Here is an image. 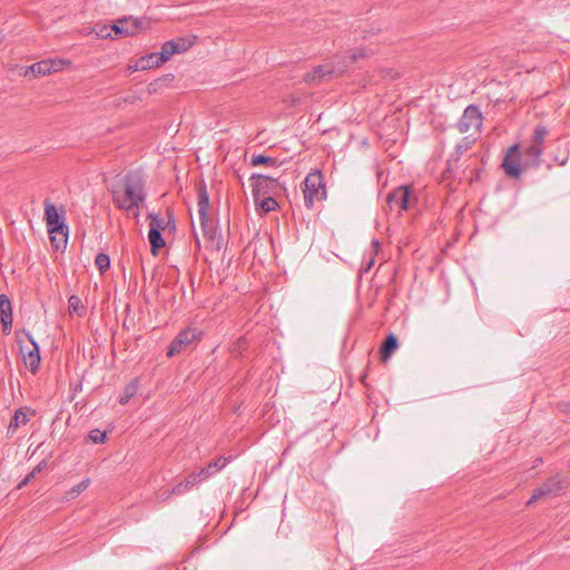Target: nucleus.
I'll return each mask as SVG.
<instances>
[{
  "label": "nucleus",
  "mask_w": 570,
  "mask_h": 570,
  "mask_svg": "<svg viewBox=\"0 0 570 570\" xmlns=\"http://www.w3.org/2000/svg\"><path fill=\"white\" fill-rule=\"evenodd\" d=\"M197 191L198 215L204 236L213 243V246L215 247L216 250H220L224 246V238L222 234L217 230V227L208 219L207 210L209 207V195L207 193L206 185H199L197 187Z\"/></svg>",
  "instance_id": "obj_2"
},
{
  "label": "nucleus",
  "mask_w": 570,
  "mask_h": 570,
  "mask_svg": "<svg viewBox=\"0 0 570 570\" xmlns=\"http://www.w3.org/2000/svg\"><path fill=\"white\" fill-rule=\"evenodd\" d=\"M45 462H41L40 464H38L27 476L23 481H21V483L18 485L19 489L23 488L31 479H33L36 476L37 473H39L43 466H45Z\"/></svg>",
  "instance_id": "obj_32"
},
{
  "label": "nucleus",
  "mask_w": 570,
  "mask_h": 570,
  "mask_svg": "<svg viewBox=\"0 0 570 570\" xmlns=\"http://www.w3.org/2000/svg\"><path fill=\"white\" fill-rule=\"evenodd\" d=\"M275 195H268L265 197H261L257 205L262 208L263 212L269 213L275 210L278 207V203L276 202Z\"/></svg>",
  "instance_id": "obj_23"
},
{
  "label": "nucleus",
  "mask_w": 570,
  "mask_h": 570,
  "mask_svg": "<svg viewBox=\"0 0 570 570\" xmlns=\"http://www.w3.org/2000/svg\"><path fill=\"white\" fill-rule=\"evenodd\" d=\"M544 495H547V494L543 491H541V487H539L538 489H535L533 491V494H532L531 499L527 502V505H531L532 503L540 500Z\"/></svg>",
  "instance_id": "obj_35"
},
{
  "label": "nucleus",
  "mask_w": 570,
  "mask_h": 570,
  "mask_svg": "<svg viewBox=\"0 0 570 570\" xmlns=\"http://www.w3.org/2000/svg\"><path fill=\"white\" fill-rule=\"evenodd\" d=\"M161 50L159 52H153L146 56H142L139 58L136 62V69L137 70H146L155 67H159L160 65L165 63L167 60H160L161 57Z\"/></svg>",
  "instance_id": "obj_16"
},
{
  "label": "nucleus",
  "mask_w": 570,
  "mask_h": 570,
  "mask_svg": "<svg viewBox=\"0 0 570 570\" xmlns=\"http://www.w3.org/2000/svg\"><path fill=\"white\" fill-rule=\"evenodd\" d=\"M89 438L94 443H104L106 441V433L100 430H92Z\"/></svg>",
  "instance_id": "obj_34"
},
{
  "label": "nucleus",
  "mask_w": 570,
  "mask_h": 570,
  "mask_svg": "<svg viewBox=\"0 0 570 570\" xmlns=\"http://www.w3.org/2000/svg\"><path fill=\"white\" fill-rule=\"evenodd\" d=\"M370 53L367 52L366 49H358L357 51L353 52V53H350L346 58L348 59V62L350 63H354L355 61H357L360 58H365L367 57Z\"/></svg>",
  "instance_id": "obj_33"
},
{
  "label": "nucleus",
  "mask_w": 570,
  "mask_h": 570,
  "mask_svg": "<svg viewBox=\"0 0 570 570\" xmlns=\"http://www.w3.org/2000/svg\"><path fill=\"white\" fill-rule=\"evenodd\" d=\"M196 42L195 36L178 37L176 39L168 40L161 46V59L169 60L176 53L186 52Z\"/></svg>",
  "instance_id": "obj_8"
},
{
  "label": "nucleus",
  "mask_w": 570,
  "mask_h": 570,
  "mask_svg": "<svg viewBox=\"0 0 570 570\" xmlns=\"http://www.w3.org/2000/svg\"><path fill=\"white\" fill-rule=\"evenodd\" d=\"M90 485V479H85L82 480L81 482H79L78 484L71 487L69 490H67L61 500L65 501V502H68V501H71V500H75L77 497H79L83 491H86L88 489V487Z\"/></svg>",
  "instance_id": "obj_18"
},
{
  "label": "nucleus",
  "mask_w": 570,
  "mask_h": 570,
  "mask_svg": "<svg viewBox=\"0 0 570 570\" xmlns=\"http://www.w3.org/2000/svg\"><path fill=\"white\" fill-rule=\"evenodd\" d=\"M62 218H63V216L58 213L57 207L49 200H46V203H45L46 224L51 225V223L60 220Z\"/></svg>",
  "instance_id": "obj_21"
},
{
  "label": "nucleus",
  "mask_w": 570,
  "mask_h": 570,
  "mask_svg": "<svg viewBox=\"0 0 570 570\" xmlns=\"http://www.w3.org/2000/svg\"><path fill=\"white\" fill-rule=\"evenodd\" d=\"M171 224L173 228L176 227L174 215L168 213V225Z\"/></svg>",
  "instance_id": "obj_40"
},
{
  "label": "nucleus",
  "mask_w": 570,
  "mask_h": 570,
  "mask_svg": "<svg viewBox=\"0 0 570 570\" xmlns=\"http://www.w3.org/2000/svg\"><path fill=\"white\" fill-rule=\"evenodd\" d=\"M85 307L81 304V299L77 296H70L69 298V311L76 313L77 315H81Z\"/></svg>",
  "instance_id": "obj_29"
},
{
  "label": "nucleus",
  "mask_w": 570,
  "mask_h": 570,
  "mask_svg": "<svg viewBox=\"0 0 570 570\" xmlns=\"http://www.w3.org/2000/svg\"><path fill=\"white\" fill-rule=\"evenodd\" d=\"M250 164L253 166H261V165L276 166L278 164V161L276 158L271 157V156L254 155L252 157Z\"/></svg>",
  "instance_id": "obj_26"
},
{
  "label": "nucleus",
  "mask_w": 570,
  "mask_h": 570,
  "mask_svg": "<svg viewBox=\"0 0 570 570\" xmlns=\"http://www.w3.org/2000/svg\"><path fill=\"white\" fill-rule=\"evenodd\" d=\"M95 263L99 271L102 273L110 266V258L107 254L100 253L96 256Z\"/></svg>",
  "instance_id": "obj_30"
},
{
  "label": "nucleus",
  "mask_w": 570,
  "mask_h": 570,
  "mask_svg": "<svg viewBox=\"0 0 570 570\" xmlns=\"http://www.w3.org/2000/svg\"><path fill=\"white\" fill-rule=\"evenodd\" d=\"M474 139H471L469 136L463 137L460 142H458L455 150L459 155L469 150L473 144Z\"/></svg>",
  "instance_id": "obj_31"
},
{
  "label": "nucleus",
  "mask_w": 570,
  "mask_h": 570,
  "mask_svg": "<svg viewBox=\"0 0 570 570\" xmlns=\"http://www.w3.org/2000/svg\"><path fill=\"white\" fill-rule=\"evenodd\" d=\"M560 407L564 412H570V402L560 404Z\"/></svg>",
  "instance_id": "obj_39"
},
{
  "label": "nucleus",
  "mask_w": 570,
  "mask_h": 570,
  "mask_svg": "<svg viewBox=\"0 0 570 570\" xmlns=\"http://www.w3.org/2000/svg\"><path fill=\"white\" fill-rule=\"evenodd\" d=\"M0 314L4 327L12 323L11 303L6 295H0Z\"/></svg>",
  "instance_id": "obj_19"
},
{
  "label": "nucleus",
  "mask_w": 570,
  "mask_h": 570,
  "mask_svg": "<svg viewBox=\"0 0 570 570\" xmlns=\"http://www.w3.org/2000/svg\"><path fill=\"white\" fill-rule=\"evenodd\" d=\"M30 345L21 347L22 360L27 368L36 373L40 366V352L35 341L29 337Z\"/></svg>",
  "instance_id": "obj_14"
},
{
  "label": "nucleus",
  "mask_w": 570,
  "mask_h": 570,
  "mask_svg": "<svg viewBox=\"0 0 570 570\" xmlns=\"http://www.w3.org/2000/svg\"><path fill=\"white\" fill-rule=\"evenodd\" d=\"M372 264H373V259L367 264V266H366L365 271H368V269H370V267L372 266Z\"/></svg>",
  "instance_id": "obj_42"
},
{
  "label": "nucleus",
  "mask_w": 570,
  "mask_h": 570,
  "mask_svg": "<svg viewBox=\"0 0 570 570\" xmlns=\"http://www.w3.org/2000/svg\"><path fill=\"white\" fill-rule=\"evenodd\" d=\"M49 238H50L51 245L56 249L63 247L62 243H60V236L58 234H49Z\"/></svg>",
  "instance_id": "obj_37"
},
{
  "label": "nucleus",
  "mask_w": 570,
  "mask_h": 570,
  "mask_svg": "<svg viewBox=\"0 0 570 570\" xmlns=\"http://www.w3.org/2000/svg\"><path fill=\"white\" fill-rule=\"evenodd\" d=\"M122 190L117 187L110 189L115 206L126 212L138 210L147 197L146 180L142 171L137 169L129 170L122 177ZM135 216L138 217L139 213L136 212Z\"/></svg>",
  "instance_id": "obj_1"
},
{
  "label": "nucleus",
  "mask_w": 570,
  "mask_h": 570,
  "mask_svg": "<svg viewBox=\"0 0 570 570\" xmlns=\"http://www.w3.org/2000/svg\"><path fill=\"white\" fill-rule=\"evenodd\" d=\"M200 332L196 328H186L181 331L177 337L171 342L168 347L167 355L169 357L180 353L185 350L190 343L198 340L200 337Z\"/></svg>",
  "instance_id": "obj_11"
},
{
  "label": "nucleus",
  "mask_w": 570,
  "mask_h": 570,
  "mask_svg": "<svg viewBox=\"0 0 570 570\" xmlns=\"http://www.w3.org/2000/svg\"><path fill=\"white\" fill-rule=\"evenodd\" d=\"M520 158L521 155L519 145L514 144L510 146L501 164V167L508 177L520 178L523 168Z\"/></svg>",
  "instance_id": "obj_6"
},
{
  "label": "nucleus",
  "mask_w": 570,
  "mask_h": 570,
  "mask_svg": "<svg viewBox=\"0 0 570 570\" xmlns=\"http://www.w3.org/2000/svg\"><path fill=\"white\" fill-rule=\"evenodd\" d=\"M373 245L379 246V240H373Z\"/></svg>",
  "instance_id": "obj_43"
},
{
  "label": "nucleus",
  "mask_w": 570,
  "mask_h": 570,
  "mask_svg": "<svg viewBox=\"0 0 570 570\" xmlns=\"http://www.w3.org/2000/svg\"><path fill=\"white\" fill-rule=\"evenodd\" d=\"M49 234H58L60 236V243L66 247L68 242L69 226L66 224L65 218L47 225Z\"/></svg>",
  "instance_id": "obj_17"
},
{
  "label": "nucleus",
  "mask_w": 570,
  "mask_h": 570,
  "mask_svg": "<svg viewBox=\"0 0 570 570\" xmlns=\"http://www.w3.org/2000/svg\"><path fill=\"white\" fill-rule=\"evenodd\" d=\"M412 189L410 186H400L389 193L386 203L390 209H397L399 213L406 210L410 206Z\"/></svg>",
  "instance_id": "obj_9"
},
{
  "label": "nucleus",
  "mask_w": 570,
  "mask_h": 570,
  "mask_svg": "<svg viewBox=\"0 0 570 570\" xmlns=\"http://www.w3.org/2000/svg\"><path fill=\"white\" fill-rule=\"evenodd\" d=\"M304 205L312 208L314 203L322 200L326 196L325 184L320 170L309 173L304 179Z\"/></svg>",
  "instance_id": "obj_3"
},
{
  "label": "nucleus",
  "mask_w": 570,
  "mask_h": 570,
  "mask_svg": "<svg viewBox=\"0 0 570 570\" xmlns=\"http://www.w3.org/2000/svg\"><path fill=\"white\" fill-rule=\"evenodd\" d=\"M35 415H36L35 410H32V409H30L28 406H23V407L18 409L14 412V414H13V416H12L8 428H7L8 436H12L13 434H16L18 429L21 428V426L27 425V423L30 421V419L32 416H35Z\"/></svg>",
  "instance_id": "obj_13"
},
{
  "label": "nucleus",
  "mask_w": 570,
  "mask_h": 570,
  "mask_svg": "<svg viewBox=\"0 0 570 570\" xmlns=\"http://www.w3.org/2000/svg\"><path fill=\"white\" fill-rule=\"evenodd\" d=\"M51 62H52V68H50V73L60 71L62 69V67L68 63L63 60H55V59H51Z\"/></svg>",
  "instance_id": "obj_36"
},
{
  "label": "nucleus",
  "mask_w": 570,
  "mask_h": 570,
  "mask_svg": "<svg viewBox=\"0 0 570 570\" xmlns=\"http://www.w3.org/2000/svg\"><path fill=\"white\" fill-rule=\"evenodd\" d=\"M482 125V112L476 105L468 106L456 124V128L461 134L472 129L479 130Z\"/></svg>",
  "instance_id": "obj_7"
},
{
  "label": "nucleus",
  "mask_w": 570,
  "mask_h": 570,
  "mask_svg": "<svg viewBox=\"0 0 570 570\" xmlns=\"http://www.w3.org/2000/svg\"><path fill=\"white\" fill-rule=\"evenodd\" d=\"M561 488V480L559 478H552L541 485V491L548 495L559 491Z\"/></svg>",
  "instance_id": "obj_24"
},
{
  "label": "nucleus",
  "mask_w": 570,
  "mask_h": 570,
  "mask_svg": "<svg viewBox=\"0 0 570 570\" xmlns=\"http://www.w3.org/2000/svg\"><path fill=\"white\" fill-rule=\"evenodd\" d=\"M397 347V340L395 335L391 334L386 337L385 343L381 347V361L386 362L392 352Z\"/></svg>",
  "instance_id": "obj_20"
},
{
  "label": "nucleus",
  "mask_w": 570,
  "mask_h": 570,
  "mask_svg": "<svg viewBox=\"0 0 570 570\" xmlns=\"http://www.w3.org/2000/svg\"><path fill=\"white\" fill-rule=\"evenodd\" d=\"M148 218L150 219L148 232L150 250L154 255H157L158 250L166 244L161 235V230L165 229V222L158 214L155 213H149Z\"/></svg>",
  "instance_id": "obj_5"
},
{
  "label": "nucleus",
  "mask_w": 570,
  "mask_h": 570,
  "mask_svg": "<svg viewBox=\"0 0 570 570\" xmlns=\"http://www.w3.org/2000/svg\"><path fill=\"white\" fill-rule=\"evenodd\" d=\"M92 32L100 39H107L112 38L111 32V24H105V23H97L92 28Z\"/></svg>",
  "instance_id": "obj_25"
},
{
  "label": "nucleus",
  "mask_w": 570,
  "mask_h": 570,
  "mask_svg": "<svg viewBox=\"0 0 570 570\" xmlns=\"http://www.w3.org/2000/svg\"><path fill=\"white\" fill-rule=\"evenodd\" d=\"M216 465H217V463H215V464H209L206 469H203V470L200 471L199 475H202V476H204V478L208 476V475H209V470H210L213 466H216Z\"/></svg>",
  "instance_id": "obj_38"
},
{
  "label": "nucleus",
  "mask_w": 570,
  "mask_h": 570,
  "mask_svg": "<svg viewBox=\"0 0 570 570\" xmlns=\"http://www.w3.org/2000/svg\"><path fill=\"white\" fill-rule=\"evenodd\" d=\"M137 390L138 382L135 380L125 387L124 393L120 396V403L126 404L136 394Z\"/></svg>",
  "instance_id": "obj_27"
},
{
  "label": "nucleus",
  "mask_w": 570,
  "mask_h": 570,
  "mask_svg": "<svg viewBox=\"0 0 570 570\" xmlns=\"http://www.w3.org/2000/svg\"><path fill=\"white\" fill-rule=\"evenodd\" d=\"M155 85H156V83H149V86H148V91H149V92H153V91H155V90H156Z\"/></svg>",
  "instance_id": "obj_41"
},
{
  "label": "nucleus",
  "mask_w": 570,
  "mask_h": 570,
  "mask_svg": "<svg viewBox=\"0 0 570 570\" xmlns=\"http://www.w3.org/2000/svg\"><path fill=\"white\" fill-rule=\"evenodd\" d=\"M548 134V130L544 126H537L534 128V131H533V137H532V144L531 145H539L541 147V145L543 144V140H544V137L547 136Z\"/></svg>",
  "instance_id": "obj_28"
},
{
  "label": "nucleus",
  "mask_w": 570,
  "mask_h": 570,
  "mask_svg": "<svg viewBox=\"0 0 570 570\" xmlns=\"http://www.w3.org/2000/svg\"><path fill=\"white\" fill-rule=\"evenodd\" d=\"M144 22L142 18L122 17L111 24V29L116 37L132 36L144 27Z\"/></svg>",
  "instance_id": "obj_10"
},
{
  "label": "nucleus",
  "mask_w": 570,
  "mask_h": 570,
  "mask_svg": "<svg viewBox=\"0 0 570 570\" xmlns=\"http://www.w3.org/2000/svg\"><path fill=\"white\" fill-rule=\"evenodd\" d=\"M345 69L337 68L335 69L331 65H320L314 67L311 71L306 72L304 76V80L308 85L320 83L325 79H330L331 76L335 72L342 73Z\"/></svg>",
  "instance_id": "obj_12"
},
{
  "label": "nucleus",
  "mask_w": 570,
  "mask_h": 570,
  "mask_svg": "<svg viewBox=\"0 0 570 570\" xmlns=\"http://www.w3.org/2000/svg\"><path fill=\"white\" fill-rule=\"evenodd\" d=\"M252 193L255 204L258 203L261 197L268 195H276L284 187L279 184L278 179L271 176L261 174H252L250 178Z\"/></svg>",
  "instance_id": "obj_4"
},
{
  "label": "nucleus",
  "mask_w": 570,
  "mask_h": 570,
  "mask_svg": "<svg viewBox=\"0 0 570 570\" xmlns=\"http://www.w3.org/2000/svg\"><path fill=\"white\" fill-rule=\"evenodd\" d=\"M542 147L539 145H530L528 146L522 155V167L527 168H538L541 163Z\"/></svg>",
  "instance_id": "obj_15"
},
{
  "label": "nucleus",
  "mask_w": 570,
  "mask_h": 570,
  "mask_svg": "<svg viewBox=\"0 0 570 570\" xmlns=\"http://www.w3.org/2000/svg\"><path fill=\"white\" fill-rule=\"evenodd\" d=\"M50 68H52L51 59H47L31 65L30 70L33 75L46 76L50 73Z\"/></svg>",
  "instance_id": "obj_22"
}]
</instances>
